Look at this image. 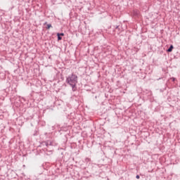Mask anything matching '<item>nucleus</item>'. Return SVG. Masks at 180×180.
Here are the masks:
<instances>
[{
	"label": "nucleus",
	"mask_w": 180,
	"mask_h": 180,
	"mask_svg": "<svg viewBox=\"0 0 180 180\" xmlns=\"http://www.w3.org/2000/svg\"><path fill=\"white\" fill-rule=\"evenodd\" d=\"M66 82L72 87L73 92L77 91V84H78V76L72 73L66 78Z\"/></svg>",
	"instance_id": "f257e3e1"
},
{
	"label": "nucleus",
	"mask_w": 180,
	"mask_h": 180,
	"mask_svg": "<svg viewBox=\"0 0 180 180\" xmlns=\"http://www.w3.org/2000/svg\"><path fill=\"white\" fill-rule=\"evenodd\" d=\"M44 144H45L46 147H49V146H56V142H54V141H46L44 142Z\"/></svg>",
	"instance_id": "f03ea898"
},
{
	"label": "nucleus",
	"mask_w": 180,
	"mask_h": 180,
	"mask_svg": "<svg viewBox=\"0 0 180 180\" xmlns=\"http://www.w3.org/2000/svg\"><path fill=\"white\" fill-rule=\"evenodd\" d=\"M172 50H174V46L170 45L169 48L167 50V53H171V51H172Z\"/></svg>",
	"instance_id": "7ed1b4c3"
},
{
	"label": "nucleus",
	"mask_w": 180,
	"mask_h": 180,
	"mask_svg": "<svg viewBox=\"0 0 180 180\" xmlns=\"http://www.w3.org/2000/svg\"><path fill=\"white\" fill-rule=\"evenodd\" d=\"M57 36H58V41L63 39V37H61L60 36V33H58V34H57Z\"/></svg>",
	"instance_id": "20e7f679"
},
{
	"label": "nucleus",
	"mask_w": 180,
	"mask_h": 180,
	"mask_svg": "<svg viewBox=\"0 0 180 180\" xmlns=\"http://www.w3.org/2000/svg\"><path fill=\"white\" fill-rule=\"evenodd\" d=\"M50 27H52L51 24H47V27H46V29H50Z\"/></svg>",
	"instance_id": "39448f33"
},
{
	"label": "nucleus",
	"mask_w": 180,
	"mask_h": 180,
	"mask_svg": "<svg viewBox=\"0 0 180 180\" xmlns=\"http://www.w3.org/2000/svg\"><path fill=\"white\" fill-rule=\"evenodd\" d=\"M136 179H140V176L139 175H136Z\"/></svg>",
	"instance_id": "423d86ee"
},
{
	"label": "nucleus",
	"mask_w": 180,
	"mask_h": 180,
	"mask_svg": "<svg viewBox=\"0 0 180 180\" xmlns=\"http://www.w3.org/2000/svg\"><path fill=\"white\" fill-rule=\"evenodd\" d=\"M59 36H64V33H59Z\"/></svg>",
	"instance_id": "0eeeda50"
},
{
	"label": "nucleus",
	"mask_w": 180,
	"mask_h": 180,
	"mask_svg": "<svg viewBox=\"0 0 180 180\" xmlns=\"http://www.w3.org/2000/svg\"><path fill=\"white\" fill-rule=\"evenodd\" d=\"M115 29H119V25H116Z\"/></svg>",
	"instance_id": "6e6552de"
},
{
	"label": "nucleus",
	"mask_w": 180,
	"mask_h": 180,
	"mask_svg": "<svg viewBox=\"0 0 180 180\" xmlns=\"http://www.w3.org/2000/svg\"><path fill=\"white\" fill-rule=\"evenodd\" d=\"M162 77H160L159 79H158V81H160V79H162Z\"/></svg>",
	"instance_id": "1a4fd4ad"
},
{
	"label": "nucleus",
	"mask_w": 180,
	"mask_h": 180,
	"mask_svg": "<svg viewBox=\"0 0 180 180\" xmlns=\"http://www.w3.org/2000/svg\"><path fill=\"white\" fill-rule=\"evenodd\" d=\"M172 81H175V78L174 77H172Z\"/></svg>",
	"instance_id": "9d476101"
},
{
	"label": "nucleus",
	"mask_w": 180,
	"mask_h": 180,
	"mask_svg": "<svg viewBox=\"0 0 180 180\" xmlns=\"http://www.w3.org/2000/svg\"><path fill=\"white\" fill-rule=\"evenodd\" d=\"M44 25H47V22H44Z\"/></svg>",
	"instance_id": "9b49d317"
}]
</instances>
